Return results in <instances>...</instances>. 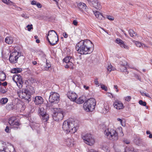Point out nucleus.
I'll list each match as a JSON object with an SVG mask.
<instances>
[{
    "label": "nucleus",
    "mask_w": 152,
    "mask_h": 152,
    "mask_svg": "<svg viewBox=\"0 0 152 152\" xmlns=\"http://www.w3.org/2000/svg\"><path fill=\"white\" fill-rule=\"evenodd\" d=\"M94 45L89 40H83L78 42L76 45V49L81 54L91 53L94 50Z\"/></svg>",
    "instance_id": "obj_1"
},
{
    "label": "nucleus",
    "mask_w": 152,
    "mask_h": 152,
    "mask_svg": "<svg viewBox=\"0 0 152 152\" xmlns=\"http://www.w3.org/2000/svg\"><path fill=\"white\" fill-rule=\"evenodd\" d=\"M59 100L60 95L58 93L54 92H51L49 98L50 103L47 104V107L51 110H54L55 107L54 105L57 104L59 102Z\"/></svg>",
    "instance_id": "obj_2"
},
{
    "label": "nucleus",
    "mask_w": 152,
    "mask_h": 152,
    "mask_svg": "<svg viewBox=\"0 0 152 152\" xmlns=\"http://www.w3.org/2000/svg\"><path fill=\"white\" fill-rule=\"evenodd\" d=\"M75 121L73 120H68L65 121L63 123L62 128L66 132V133L68 134L74 133L76 131V129L74 126Z\"/></svg>",
    "instance_id": "obj_3"
},
{
    "label": "nucleus",
    "mask_w": 152,
    "mask_h": 152,
    "mask_svg": "<svg viewBox=\"0 0 152 152\" xmlns=\"http://www.w3.org/2000/svg\"><path fill=\"white\" fill-rule=\"evenodd\" d=\"M47 39L50 45H55L58 40V36L56 32L53 30L50 31L48 32Z\"/></svg>",
    "instance_id": "obj_4"
},
{
    "label": "nucleus",
    "mask_w": 152,
    "mask_h": 152,
    "mask_svg": "<svg viewBox=\"0 0 152 152\" xmlns=\"http://www.w3.org/2000/svg\"><path fill=\"white\" fill-rule=\"evenodd\" d=\"M96 105L95 99L91 98L87 100L83 104V108L87 112L92 111L94 109Z\"/></svg>",
    "instance_id": "obj_5"
},
{
    "label": "nucleus",
    "mask_w": 152,
    "mask_h": 152,
    "mask_svg": "<svg viewBox=\"0 0 152 152\" xmlns=\"http://www.w3.org/2000/svg\"><path fill=\"white\" fill-rule=\"evenodd\" d=\"M34 91H30L28 90H23L17 92V94L21 98H23L29 101H30L31 94H33Z\"/></svg>",
    "instance_id": "obj_6"
},
{
    "label": "nucleus",
    "mask_w": 152,
    "mask_h": 152,
    "mask_svg": "<svg viewBox=\"0 0 152 152\" xmlns=\"http://www.w3.org/2000/svg\"><path fill=\"white\" fill-rule=\"evenodd\" d=\"M104 134L110 140H116L118 139V133L114 129H111L110 131L108 129L106 130L104 132Z\"/></svg>",
    "instance_id": "obj_7"
},
{
    "label": "nucleus",
    "mask_w": 152,
    "mask_h": 152,
    "mask_svg": "<svg viewBox=\"0 0 152 152\" xmlns=\"http://www.w3.org/2000/svg\"><path fill=\"white\" fill-rule=\"evenodd\" d=\"M53 109L51 110H52ZM53 114L52 115V117L53 120L55 121H58L61 120L64 117L63 112L62 109L57 108H55L53 110Z\"/></svg>",
    "instance_id": "obj_8"
},
{
    "label": "nucleus",
    "mask_w": 152,
    "mask_h": 152,
    "mask_svg": "<svg viewBox=\"0 0 152 152\" xmlns=\"http://www.w3.org/2000/svg\"><path fill=\"white\" fill-rule=\"evenodd\" d=\"M21 53L16 50L12 52L10 56L9 60L11 63L15 64L18 62V60L21 57Z\"/></svg>",
    "instance_id": "obj_9"
},
{
    "label": "nucleus",
    "mask_w": 152,
    "mask_h": 152,
    "mask_svg": "<svg viewBox=\"0 0 152 152\" xmlns=\"http://www.w3.org/2000/svg\"><path fill=\"white\" fill-rule=\"evenodd\" d=\"M82 138L86 143L90 146L93 145L95 142L93 136L90 134H87L85 135L82 134Z\"/></svg>",
    "instance_id": "obj_10"
},
{
    "label": "nucleus",
    "mask_w": 152,
    "mask_h": 152,
    "mask_svg": "<svg viewBox=\"0 0 152 152\" xmlns=\"http://www.w3.org/2000/svg\"><path fill=\"white\" fill-rule=\"evenodd\" d=\"M13 80L16 83L19 88L22 87L23 83L22 77L19 74H15L13 76Z\"/></svg>",
    "instance_id": "obj_11"
},
{
    "label": "nucleus",
    "mask_w": 152,
    "mask_h": 152,
    "mask_svg": "<svg viewBox=\"0 0 152 152\" xmlns=\"http://www.w3.org/2000/svg\"><path fill=\"white\" fill-rule=\"evenodd\" d=\"M90 5L97 10L101 9L102 6L99 0H87Z\"/></svg>",
    "instance_id": "obj_12"
},
{
    "label": "nucleus",
    "mask_w": 152,
    "mask_h": 152,
    "mask_svg": "<svg viewBox=\"0 0 152 152\" xmlns=\"http://www.w3.org/2000/svg\"><path fill=\"white\" fill-rule=\"evenodd\" d=\"M8 123L13 128H18V127L20 124L18 121L14 117H11L9 119Z\"/></svg>",
    "instance_id": "obj_13"
},
{
    "label": "nucleus",
    "mask_w": 152,
    "mask_h": 152,
    "mask_svg": "<svg viewBox=\"0 0 152 152\" xmlns=\"http://www.w3.org/2000/svg\"><path fill=\"white\" fill-rule=\"evenodd\" d=\"M127 65L126 63L120 62L118 64L119 69L121 72H127V74H128V72L127 71V69L126 67Z\"/></svg>",
    "instance_id": "obj_14"
},
{
    "label": "nucleus",
    "mask_w": 152,
    "mask_h": 152,
    "mask_svg": "<svg viewBox=\"0 0 152 152\" xmlns=\"http://www.w3.org/2000/svg\"><path fill=\"white\" fill-rule=\"evenodd\" d=\"M68 98L72 101L74 102L77 97V94L74 92L72 91H69L67 93Z\"/></svg>",
    "instance_id": "obj_15"
},
{
    "label": "nucleus",
    "mask_w": 152,
    "mask_h": 152,
    "mask_svg": "<svg viewBox=\"0 0 152 152\" xmlns=\"http://www.w3.org/2000/svg\"><path fill=\"white\" fill-rule=\"evenodd\" d=\"M39 54L42 56L43 60V64H45L46 65V66L44 68V70H48L49 68L51 66V64L47 62V60L45 58V55L43 52H40Z\"/></svg>",
    "instance_id": "obj_16"
},
{
    "label": "nucleus",
    "mask_w": 152,
    "mask_h": 152,
    "mask_svg": "<svg viewBox=\"0 0 152 152\" xmlns=\"http://www.w3.org/2000/svg\"><path fill=\"white\" fill-rule=\"evenodd\" d=\"M115 42L116 43L119 45L121 48L127 50L129 49V47L127 45H125L124 42L121 39L118 38L116 39Z\"/></svg>",
    "instance_id": "obj_17"
},
{
    "label": "nucleus",
    "mask_w": 152,
    "mask_h": 152,
    "mask_svg": "<svg viewBox=\"0 0 152 152\" xmlns=\"http://www.w3.org/2000/svg\"><path fill=\"white\" fill-rule=\"evenodd\" d=\"M34 101L36 105H41L43 102V99L40 96H36L34 98Z\"/></svg>",
    "instance_id": "obj_18"
},
{
    "label": "nucleus",
    "mask_w": 152,
    "mask_h": 152,
    "mask_svg": "<svg viewBox=\"0 0 152 152\" xmlns=\"http://www.w3.org/2000/svg\"><path fill=\"white\" fill-rule=\"evenodd\" d=\"M77 6L79 10L82 12L87 11V7L86 4L80 2L77 5Z\"/></svg>",
    "instance_id": "obj_19"
},
{
    "label": "nucleus",
    "mask_w": 152,
    "mask_h": 152,
    "mask_svg": "<svg viewBox=\"0 0 152 152\" xmlns=\"http://www.w3.org/2000/svg\"><path fill=\"white\" fill-rule=\"evenodd\" d=\"M4 152H15L13 146L10 144L6 145L3 151Z\"/></svg>",
    "instance_id": "obj_20"
},
{
    "label": "nucleus",
    "mask_w": 152,
    "mask_h": 152,
    "mask_svg": "<svg viewBox=\"0 0 152 152\" xmlns=\"http://www.w3.org/2000/svg\"><path fill=\"white\" fill-rule=\"evenodd\" d=\"M113 104L114 107L117 110H120L123 108V103L118 100L115 101L114 102Z\"/></svg>",
    "instance_id": "obj_21"
},
{
    "label": "nucleus",
    "mask_w": 152,
    "mask_h": 152,
    "mask_svg": "<svg viewBox=\"0 0 152 152\" xmlns=\"http://www.w3.org/2000/svg\"><path fill=\"white\" fill-rule=\"evenodd\" d=\"M63 62L66 63H71L73 64L74 63V60L73 58L71 56H67L65 57L63 60Z\"/></svg>",
    "instance_id": "obj_22"
},
{
    "label": "nucleus",
    "mask_w": 152,
    "mask_h": 152,
    "mask_svg": "<svg viewBox=\"0 0 152 152\" xmlns=\"http://www.w3.org/2000/svg\"><path fill=\"white\" fill-rule=\"evenodd\" d=\"M93 12L96 17L99 19L102 20L104 18L102 13L97 11H96L95 12L94 11Z\"/></svg>",
    "instance_id": "obj_23"
},
{
    "label": "nucleus",
    "mask_w": 152,
    "mask_h": 152,
    "mask_svg": "<svg viewBox=\"0 0 152 152\" xmlns=\"http://www.w3.org/2000/svg\"><path fill=\"white\" fill-rule=\"evenodd\" d=\"M13 40V38L11 37H7L5 39V42L8 44H12Z\"/></svg>",
    "instance_id": "obj_24"
},
{
    "label": "nucleus",
    "mask_w": 152,
    "mask_h": 152,
    "mask_svg": "<svg viewBox=\"0 0 152 152\" xmlns=\"http://www.w3.org/2000/svg\"><path fill=\"white\" fill-rule=\"evenodd\" d=\"M125 152H138L134 150V148L132 146L127 147L125 150Z\"/></svg>",
    "instance_id": "obj_25"
},
{
    "label": "nucleus",
    "mask_w": 152,
    "mask_h": 152,
    "mask_svg": "<svg viewBox=\"0 0 152 152\" xmlns=\"http://www.w3.org/2000/svg\"><path fill=\"white\" fill-rule=\"evenodd\" d=\"M22 71V69L20 68H14L11 70V72L13 73H18Z\"/></svg>",
    "instance_id": "obj_26"
},
{
    "label": "nucleus",
    "mask_w": 152,
    "mask_h": 152,
    "mask_svg": "<svg viewBox=\"0 0 152 152\" xmlns=\"http://www.w3.org/2000/svg\"><path fill=\"white\" fill-rule=\"evenodd\" d=\"M7 144L5 142L3 141H0V151H3Z\"/></svg>",
    "instance_id": "obj_27"
},
{
    "label": "nucleus",
    "mask_w": 152,
    "mask_h": 152,
    "mask_svg": "<svg viewBox=\"0 0 152 152\" xmlns=\"http://www.w3.org/2000/svg\"><path fill=\"white\" fill-rule=\"evenodd\" d=\"M65 142L66 144L68 146H71L72 145H73V140L71 139L68 138L66 140Z\"/></svg>",
    "instance_id": "obj_28"
},
{
    "label": "nucleus",
    "mask_w": 152,
    "mask_h": 152,
    "mask_svg": "<svg viewBox=\"0 0 152 152\" xmlns=\"http://www.w3.org/2000/svg\"><path fill=\"white\" fill-rule=\"evenodd\" d=\"M42 118L43 121L44 122H47L48 120L49 116L46 113L44 115L41 116Z\"/></svg>",
    "instance_id": "obj_29"
},
{
    "label": "nucleus",
    "mask_w": 152,
    "mask_h": 152,
    "mask_svg": "<svg viewBox=\"0 0 152 152\" xmlns=\"http://www.w3.org/2000/svg\"><path fill=\"white\" fill-rule=\"evenodd\" d=\"M38 111L39 113L41 116L46 113L44 109L42 107L39 108Z\"/></svg>",
    "instance_id": "obj_30"
},
{
    "label": "nucleus",
    "mask_w": 152,
    "mask_h": 152,
    "mask_svg": "<svg viewBox=\"0 0 152 152\" xmlns=\"http://www.w3.org/2000/svg\"><path fill=\"white\" fill-rule=\"evenodd\" d=\"M8 101V99L6 98H2L0 101V103L2 104H6Z\"/></svg>",
    "instance_id": "obj_31"
},
{
    "label": "nucleus",
    "mask_w": 152,
    "mask_h": 152,
    "mask_svg": "<svg viewBox=\"0 0 152 152\" xmlns=\"http://www.w3.org/2000/svg\"><path fill=\"white\" fill-rule=\"evenodd\" d=\"M6 108L9 110H12L14 108V105L13 104H7L6 106Z\"/></svg>",
    "instance_id": "obj_32"
},
{
    "label": "nucleus",
    "mask_w": 152,
    "mask_h": 152,
    "mask_svg": "<svg viewBox=\"0 0 152 152\" xmlns=\"http://www.w3.org/2000/svg\"><path fill=\"white\" fill-rule=\"evenodd\" d=\"M129 33L131 37H134L137 35V34L132 29H130L129 30Z\"/></svg>",
    "instance_id": "obj_33"
},
{
    "label": "nucleus",
    "mask_w": 152,
    "mask_h": 152,
    "mask_svg": "<svg viewBox=\"0 0 152 152\" xmlns=\"http://www.w3.org/2000/svg\"><path fill=\"white\" fill-rule=\"evenodd\" d=\"M84 102V100L83 99V97H79L77 100L76 101V102L77 104H81L83 103Z\"/></svg>",
    "instance_id": "obj_34"
},
{
    "label": "nucleus",
    "mask_w": 152,
    "mask_h": 152,
    "mask_svg": "<svg viewBox=\"0 0 152 152\" xmlns=\"http://www.w3.org/2000/svg\"><path fill=\"white\" fill-rule=\"evenodd\" d=\"M107 69V70L110 72L112 71H114L115 70V68L113 67L111 64L108 66Z\"/></svg>",
    "instance_id": "obj_35"
},
{
    "label": "nucleus",
    "mask_w": 152,
    "mask_h": 152,
    "mask_svg": "<svg viewBox=\"0 0 152 152\" xmlns=\"http://www.w3.org/2000/svg\"><path fill=\"white\" fill-rule=\"evenodd\" d=\"M2 1L8 5H11L13 3L12 1H10V0H1Z\"/></svg>",
    "instance_id": "obj_36"
},
{
    "label": "nucleus",
    "mask_w": 152,
    "mask_h": 152,
    "mask_svg": "<svg viewBox=\"0 0 152 152\" xmlns=\"http://www.w3.org/2000/svg\"><path fill=\"white\" fill-rule=\"evenodd\" d=\"M0 75L1 77H3L2 78H0V80L1 81H4L5 80V78H6V75L5 74L2 72L0 74Z\"/></svg>",
    "instance_id": "obj_37"
},
{
    "label": "nucleus",
    "mask_w": 152,
    "mask_h": 152,
    "mask_svg": "<svg viewBox=\"0 0 152 152\" xmlns=\"http://www.w3.org/2000/svg\"><path fill=\"white\" fill-rule=\"evenodd\" d=\"M103 113L104 114H106L107 113L109 110V107L107 105H106L104 106V108L103 109Z\"/></svg>",
    "instance_id": "obj_38"
},
{
    "label": "nucleus",
    "mask_w": 152,
    "mask_h": 152,
    "mask_svg": "<svg viewBox=\"0 0 152 152\" xmlns=\"http://www.w3.org/2000/svg\"><path fill=\"white\" fill-rule=\"evenodd\" d=\"M139 103L140 105L143 106H145L146 105V102L142 100H140L139 102Z\"/></svg>",
    "instance_id": "obj_39"
},
{
    "label": "nucleus",
    "mask_w": 152,
    "mask_h": 152,
    "mask_svg": "<svg viewBox=\"0 0 152 152\" xmlns=\"http://www.w3.org/2000/svg\"><path fill=\"white\" fill-rule=\"evenodd\" d=\"M32 26H33L32 24L30 25H28L26 27L28 28L27 29L28 31H30L31 29H33Z\"/></svg>",
    "instance_id": "obj_40"
},
{
    "label": "nucleus",
    "mask_w": 152,
    "mask_h": 152,
    "mask_svg": "<svg viewBox=\"0 0 152 152\" xmlns=\"http://www.w3.org/2000/svg\"><path fill=\"white\" fill-rule=\"evenodd\" d=\"M101 88L105 91H107V87L103 84L101 85Z\"/></svg>",
    "instance_id": "obj_41"
},
{
    "label": "nucleus",
    "mask_w": 152,
    "mask_h": 152,
    "mask_svg": "<svg viewBox=\"0 0 152 152\" xmlns=\"http://www.w3.org/2000/svg\"><path fill=\"white\" fill-rule=\"evenodd\" d=\"M141 94L143 96H146L150 98V97L149 95L148 94H146L144 92H140Z\"/></svg>",
    "instance_id": "obj_42"
},
{
    "label": "nucleus",
    "mask_w": 152,
    "mask_h": 152,
    "mask_svg": "<svg viewBox=\"0 0 152 152\" xmlns=\"http://www.w3.org/2000/svg\"><path fill=\"white\" fill-rule=\"evenodd\" d=\"M106 17L108 19H109L110 20L112 21L114 20V18L113 17L111 16L110 15H107Z\"/></svg>",
    "instance_id": "obj_43"
},
{
    "label": "nucleus",
    "mask_w": 152,
    "mask_h": 152,
    "mask_svg": "<svg viewBox=\"0 0 152 152\" xmlns=\"http://www.w3.org/2000/svg\"><path fill=\"white\" fill-rule=\"evenodd\" d=\"M135 44L137 47H140L142 45V44L140 42L137 41L135 42Z\"/></svg>",
    "instance_id": "obj_44"
},
{
    "label": "nucleus",
    "mask_w": 152,
    "mask_h": 152,
    "mask_svg": "<svg viewBox=\"0 0 152 152\" xmlns=\"http://www.w3.org/2000/svg\"><path fill=\"white\" fill-rule=\"evenodd\" d=\"M73 65V64H72L71 63H66V65L65 66V67L66 68H69L71 66H72Z\"/></svg>",
    "instance_id": "obj_45"
},
{
    "label": "nucleus",
    "mask_w": 152,
    "mask_h": 152,
    "mask_svg": "<svg viewBox=\"0 0 152 152\" xmlns=\"http://www.w3.org/2000/svg\"><path fill=\"white\" fill-rule=\"evenodd\" d=\"M21 16L22 17L25 18L26 19H28L29 18V16L27 15H26L24 14H22Z\"/></svg>",
    "instance_id": "obj_46"
},
{
    "label": "nucleus",
    "mask_w": 152,
    "mask_h": 152,
    "mask_svg": "<svg viewBox=\"0 0 152 152\" xmlns=\"http://www.w3.org/2000/svg\"><path fill=\"white\" fill-rule=\"evenodd\" d=\"M123 142L124 143L127 144H129L130 143L129 141V140L125 139H124Z\"/></svg>",
    "instance_id": "obj_47"
},
{
    "label": "nucleus",
    "mask_w": 152,
    "mask_h": 152,
    "mask_svg": "<svg viewBox=\"0 0 152 152\" xmlns=\"http://www.w3.org/2000/svg\"><path fill=\"white\" fill-rule=\"evenodd\" d=\"M131 99V97L130 96H127L125 97V100L128 102L130 101Z\"/></svg>",
    "instance_id": "obj_48"
},
{
    "label": "nucleus",
    "mask_w": 152,
    "mask_h": 152,
    "mask_svg": "<svg viewBox=\"0 0 152 152\" xmlns=\"http://www.w3.org/2000/svg\"><path fill=\"white\" fill-rule=\"evenodd\" d=\"M77 23H78V22H77V20H74L73 21V24L75 26H77Z\"/></svg>",
    "instance_id": "obj_49"
},
{
    "label": "nucleus",
    "mask_w": 152,
    "mask_h": 152,
    "mask_svg": "<svg viewBox=\"0 0 152 152\" xmlns=\"http://www.w3.org/2000/svg\"><path fill=\"white\" fill-rule=\"evenodd\" d=\"M36 5L37 6V7L38 8H40L42 7V5L39 3L37 2Z\"/></svg>",
    "instance_id": "obj_50"
},
{
    "label": "nucleus",
    "mask_w": 152,
    "mask_h": 152,
    "mask_svg": "<svg viewBox=\"0 0 152 152\" xmlns=\"http://www.w3.org/2000/svg\"><path fill=\"white\" fill-rule=\"evenodd\" d=\"M0 91L3 94H4L6 92V90L4 89H2L0 90Z\"/></svg>",
    "instance_id": "obj_51"
},
{
    "label": "nucleus",
    "mask_w": 152,
    "mask_h": 152,
    "mask_svg": "<svg viewBox=\"0 0 152 152\" xmlns=\"http://www.w3.org/2000/svg\"><path fill=\"white\" fill-rule=\"evenodd\" d=\"M94 82L96 85H97L99 84V82L98 81V79L97 78L95 79Z\"/></svg>",
    "instance_id": "obj_52"
},
{
    "label": "nucleus",
    "mask_w": 152,
    "mask_h": 152,
    "mask_svg": "<svg viewBox=\"0 0 152 152\" xmlns=\"http://www.w3.org/2000/svg\"><path fill=\"white\" fill-rule=\"evenodd\" d=\"M37 3V2L36 1H32L31 2V4L33 5H36Z\"/></svg>",
    "instance_id": "obj_53"
},
{
    "label": "nucleus",
    "mask_w": 152,
    "mask_h": 152,
    "mask_svg": "<svg viewBox=\"0 0 152 152\" xmlns=\"http://www.w3.org/2000/svg\"><path fill=\"white\" fill-rule=\"evenodd\" d=\"M7 84V82L5 81L3 83H2V85L4 86H6Z\"/></svg>",
    "instance_id": "obj_54"
},
{
    "label": "nucleus",
    "mask_w": 152,
    "mask_h": 152,
    "mask_svg": "<svg viewBox=\"0 0 152 152\" xmlns=\"http://www.w3.org/2000/svg\"><path fill=\"white\" fill-rule=\"evenodd\" d=\"M9 130V129L8 126H7L5 129V131L7 132H8Z\"/></svg>",
    "instance_id": "obj_55"
},
{
    "label": "nucleus",
    "mask_w": 152,
    "mask_h": 152,
    "mask_svg": "<svg viewBox=\"0 0 152 152\" xmlns=\"http://www.w3.org/2000/svg\"><path fill=\"white\" fill-rule=\"evenodd\" d=\"M68 34H66V33H63V36L65 38H67L68 37Z\"/></svg>",
    "instance_id": "obj_56"
},
{
    "label": "nucleus",
    "mask_w": 152,
    "mask_h": 152,
    "mask_svg": "<svg viewBox=\"0 0 152 152\" xmlns=\"http://www.w3.org/2000/svg\"><path fill=\"white\" fill-rule=\"evenodd\" d=\"M83 88L86 90H88L89 88V87L88 86H86V85H84L83 86Z\"/></svg>",
    "instance_id": "obj_57"
},
{
    "label": "nucleus",
    "mask_w": 152,
    "mask_h": 152,
    "mask_svg": "<svg viewBox=\"0 0 152 152\" xmlns=\"http://www.w3.org/2000/svg\"><path fill=\"white\" fill-rule=\"evenodd\" d=\"M32 63L34 65H36L37 64V62L36 61H32Z\"/></svg>",
    "instance_id": "obj_58"
},
{
    "label": "nucleus",
    "mask_w": 152,
    "mask_h": 152,
    "mask_svg": "<svg viewBox=\"0 0 152 152\" xmlns=\"http://www.w3.org/2000/svg\"><path fill=\"white\" fill-rule=\"evenodd\" d=\"M89 152H98L97 151H96V150H95L94 149H91L90 151Z\"/></svg>",
    "instance_id": "obj_59"
},
{
    "label": "nucleus",
    "mask_w": 152,
    "mask_h": 152,
    "mask_svg": "<svg viewBox=\"0 0 152 152\" xmlns=\"http://www.w3.org/2000/svg\"><path fill=\"white\" fill-rule=\"evenodd\" d=\"M117 120L118 121H120L121 124L122 123V120L121 119H120V118H118Z\"/></svg>",
    "instance_id": "obj_60"
},
{
    "label": "nucleus",
    "mask_w": 152,
    "mask_h": 152,
    "mask_svg": "<svg viewBox=\"0 0 152 152\" xmlns=\"http://www.w3.org/2000/svg\"><path fill=\"white\" fill-rule=\"evenodd\" d=\"M141 46L142 48H144L145 47H146L145 45L144 44H143V43L142 44V45H141Z\"/></svg>",
    "instance_id": "obj_61"
},
{
    "label": "nucleus",
    "mask_w": 152,
    "mask_h": 152,
    "mask_svg": "<svg viewBox=\"0 0 152 152\" xmlns=\"http://www.w3.org/2000/svg\"><path fill=\"white\" fill-rule=\"evenodd\" d=\"M122 31L123 32V33H124V34L125 35V36L126 37H128V36H127V34L124 31L122 30Z\"/></svg>",
    "instance_id": "obj_62"
},
{
    "label": "nucleus",
    "mask_w": 152,
    "mask_h": 152,
    "mask_svg": "<svg viewBox=\"0 0 152 152\" xmlns=\"http://www.w3.org/2000/svg\"><path fill=\"white\" fill-rule=\"evenodd\" d=\"M38 64L39 65H40L41 66H42L43 65V64L42 62H40V63H38Z\"/></svg>",
    "instance_id": "obj_63"
},
{
    "label": "nucleus",
    "mask_w": 152,
    "mask_h": 152,
    "mask_svg": "<svg viewBox=\"0 0 152 152\" xmlns=\"http://www.w3.org/2000/svg\"><path fill=\"white\" fill-rule=\"evenodd\" d=\"M149 137L150 138H152V134H150L149 136Z\"/></svg>",
    "instance_id": "obj_64"
}]
</instances>
